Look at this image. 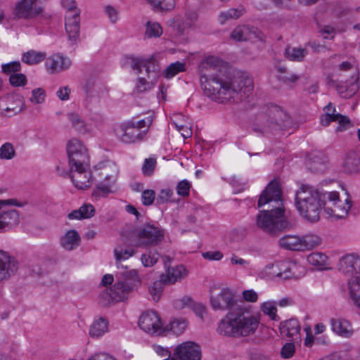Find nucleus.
<instances>
[{
  "label": "nucleus",
  "mask_w": 360,
  "mask_h": 360,
  "mask_svg": "<svg viewBox=\"0 0 360 360\" xmlns=\"http://www.w3.org/2000/svg\"><path fill=\"white\" fill-rule=\"evenodd\" d=\"M198 72L204 94L219 103L245 99L253 91L252 79L247 73L232 72L227 63L217 57L203 58L199 63Z\"/></svg>",
  "instance_id": "nucleus-1"
},
{
  "label": "nucleus",
  "mask_w": 360,
  "mask_h": 360,
  "mask_svg": "<svg viewBox=\"0 0 360 360\" xmlns=\"http://www.w3.org/2000/svg\"><path fill=\"white\" fill-rule=\"evenodd\" d=\"M281 195L278 182L272 180L258 200V207L269 205V209L259 212L256 217V226L271 236H276L292 226V224L285 218Z\"/></svg>",
  "instance_id": "nucleus-2"
},
{
  "label": "nucleus",
  "mask_w": 360,
  "mask_h": 360,
  "mask_svg": "<svg viewBox=\"0 0 360 360\" xmlns=\"http://www.w3.org/2000/svg\"><path fill=\"white\" fill-rule=\"evenodd\" d=\"M259 323V319L241 305L236 311L226 314L219 324L218 331L226 336L246 337L255 333Z\"/></svg>",
  "instance_id": "nucleus-3"
},
{
  "label": "nucleus",
  "mask_w": 360,
  "mask_h": 360,
  "mask_svg": "<svg viewBox=\"0 0 360 360\" xmlns=\"http://www.w3.org/2000/svg\"><path fill=\"white\" fill-rule=\"evenodd\" d=\"M126 63L136 74H141L142 69H145L146 77H140L137 79L134 86L136 92L144 93L154 88L162 72L160 65L154 56L148 58L129 56Z\"/></svg>",
  "instance_id": "nucleus-4"
},
{
  "label": "nucleus",
  "mask_w": 360,
  "mask_h": 360,
  "mask_svg": "<svg viewBox=\"0 0 360 360\" xmlns=\"http://www.w3.org/2000/svg\"><path fill=\"white\" fill-rule=\"evenodd\" d=\"M324 192L309 184H302L295 193V205L300 214L311 221L319 219L323 208Z\"/></svg>",
  "instance_id": "nucleus-5"
},
{
  "label": "nucleus",
  "mask_w": 360,
  "mask_h": 360,
  "mask_svg": "<svg viewBox=\"0 0 360 360\" xmlns=\"http://www.w3.org/2000/svg\"><path fill=\"white\" fill-rule=\"evenodd\" d=\"M141 278L135 269L125 270L120 274L119 280L113 285L110 291H104L100 295L103 304L112 302H120L127 298V295L141 285Z\"/></svg>",
  "instance_id": "nucleus-6"
},
{
  "label": "nucleus",
  "mask_w": 360,
  "mask_h": 360,
  "mask_svg": "<svg viewBox=\"0 0 360 360\" xmlns=\"http://www.w3.org/2000/svg\"><path fill=\"white\" fill-rule=\"evenodd\" d=\"M338 269L349 277L347 285L350 297L360 309V256L356 254L342 256L338 261Z\"/></svg>",
  "instance_id": "nucleus-7"
},
{
  "label": "nucleus",
  "mask_w": 360,
  "mask_h": 360,
  "mask_svg": "<svg viewBox=\"0 0 360 360\" xmlns=\"http://www.w3.org/2000/svg\"><path fill=\"white\" fill-rule=\"evenodd\" d=\"M155 352L162 360H201L202 352L200 346L193 341H186L178 345L172 352L167 348L158 345H153Z\"/></svg>",
  "instance_id": "nucleus-8"
},
{
  "label": "nucleus",
  "mask_w": 360,
  "mask_h": 360,
  "mask_svg": "<svg viewBox=\"0 0 360 360\" xmlns=\"http://www.w3.org/2000/svg\"><path fill=\"white\" fill-rule=\"evenodd\" d=\"M291 124L292 120L288 113L276 105L269 106L257 118V129L262 133L271 132L279 128H288Z\"/></svg>",
  "instance_id": "nucleus-9"
},
{
  "label": "nucleus",
  "mask_w": 360,
  "mask_h": 360,
  "mask_svg": "<svg viewBox=\"0 0 360 360\" xmlns=\"http://www.w3.org/2000/svg\"><path fill=\"white\" fill-rule=\"evenodd\" d=\"M47 0H19L12 12L13 19L32 20L42 15Z\"/></svg>",
  "instance_id": "nucleus-10"
},
{
  "label": "nucleus",
  "mask_w": 360,
  "mask_h": 360,
  "mask_svg": "<svg viewBox=\"0 0 360 360\" xmlns=\"http://www.w3.org/2000/svg\"><path fill=\"white\" fill-rule=\"evenodd\" d=\"M323 197V209L330 216L342 219L347 215L352 207V201L347 197L344 202L340 200L339 193L336 191H326Z\"/></svg>",
  "instance_id": "nucleus-11"
},
{
  "label": "nucleus",
  "mask_w": 360,
  "mask_h": 360,
  "mask_svg": "<svg viewBox=\"0 0 360 360\" xmlns=\"http://www.w3.org/2000/svg\"><path fill=\"white\" fill-rule=\"evenodd\" d=\"M296 267V264L285 261L269 264L259 273V276L268 280L276 278L285 280L295 276L292 271Z\"/></svg>",
  "instance_id": "nucleus-12"
},
{
  "label": "nucleus",
  "mask_w": 360,
  "mask_h": 360,
  "mask_svg": "<svg viewBox=\"0 0 360 360\" xmlns=\"http://www.w3.org/2000/svg\"><path fill=\"white\" fill-rule=\"evenodd\" d=\"M164 230L154 224H145L137 231L136 246L152 247L158 245L164 238Z\"/></svg>",
  "instance_id": "nucleus-13"
},
{
  "label": "nucleus",
  "mask_w": 360,
  "mask_h": 360,
  "mask_svg": "<svg viewBox=\"0 0 360 360\" xmlns=\"http://www.w3.org/2000/svg\"><path fill=\"white\" fill-rule=\"evenodd\" d=\"M210 304L214 310L228 311V312L236 311V308L241 306L238 303L233 292L228 288H221L217 294L212 291Z\"/></svg>",
  "instance_id": "nucleus-14"
},
{
  "label": "nucleus",
  "mask_w": 360,
  "mask_h": 360,
  "mask_svg": "<svg viewBox=\"0 0 360 360\" xmlns=\"http://www.w3.org/2000/svg\"><path fill=\"white\" fill-rule=\"evenodd\" d=\"M82 90L85 94L86 104L99 102L107 97L108 92L106 86L98 79L94 77L85 81Z\"/></svg>",
  "instance_id": "nucleus-15"
},
{
  "label": "nucleus",
  "mask_w": 360,
  "mask_h": 360,
  "mask_svg": "<svg viewBox=\"0 0 360 360\" xmlns=\"http://www.w3.org/2000/svg\"><path fill=\"white\" fill-rule=\"evenodd\" d=\"M103 174L105 175L103 181L92 193V195L96 199L107 197L109 193L114 192L113 187L117 178L118 171L115 165L109 164L104 168Z\"/></svg>",
  "instance_id": "nucleus-16"
},
{
  "label": "nucleus",
  "mask_w": 360,
  "mask_h": 360,
  "mask_svg": "<svg viewBox=\"0 0 360 360\" xmlns=\"http://www.w3.org/2000/svg\"><path fill=\"white\" fill-rule=\"evenodd\" d=\"M115 131L120 141L129 144L141 141L147 134L146 130L139 131L129 121L120 124Z\"/></svg>",
  "instance_id": "nucleus-17"
},
{
  "label": "nucleus",
  "mask_w": 360,
  "mask_h": 360,
  "mask_svg": "<svg viewBox=\"0 0 360 360\" xmlns=\"http://www.w3.org/2000/svg\"><path fill=\"white\" fill-rule=\"evenodd\" d=\"M323 110L325 114L321 117V124L323 126H328L331 122H338L337 132L347 130L351 127L352 124L349 119L340 113H336L335 108L331 103H329Z\"/></svg>",
  "instance_id": "nucleus-18"
},
{
  "label": "nucleus",
  "mask_w": 360,
  "mask_h": 360,
  "mask_svg": "<svg viewBox=\"0 0 360 360\" xmlns=\"http://www.w3.org/2000/svg\"><path fill=\"white\" fill-rule=\"evenodd\" d=\"M139 325L141 330L150 335H161L165 331L160 318L153 311L143 313L139 318Z\"/></svg>",
  "instance_id": "nucleus-19"
},
{
  "label": "nucleus",
  "mask_w": 360,
  "mask_h": 360,
  "mask_svg": "<svg viewBox=\"0 0 360 360\" xmlns=\"http://www.w3.org/2000/svg\"><path fill=\"white\" fill-rule=\"evenodd\" d=\"M13 200H0V232L6 231L19 223V214L15 210L6 207Z\"/></svg>",
  "instance_id": "nucleus-20"
},
{
  "label": "nucleus",
  "mask_w": 360,
  "mask_h": 360,
  "mask_svg": "<svg viewBox=\"0 0 360 360\" xmlns=\"http://www.w3.org/2000/svg\"><path fill=\"white\" fill-rule=\"evenodd\" d=\"M72 66L71 59L60 53H56L46 58L45 68L51 75L58 74L65 72Z\"/></svg>",
  "instance_id": "nucleus-21"
},
{
  "label": "nucleus",
  "mask_w": 360,
  "mask_h": 360,
  "mask_svg": "<svg viewBox=\"0 0 360 360\" xmlns=\"http://www.w3.org/2000/svg\"><path fill=\"white\" fill-rule=\"evenodd\" d=\"M231 38L236 41H262L264 34L255 27L238 26L231 32Z\"/></svg>",
  "instance_id": "nucleus-22"
},
{
  "label": "nucleus",
  "mask_w": 360,
  "mask_h": 360,
  "mask_svg": "<svg viewBox=\"0 0 360 360\" xmlns=\"http://www.w3.org/2000/svg\"><path fill=\"white\" fill-rule=\"evenodd\" d=\"M18 268L17 260L7 252L0 250V282L9 278Z\"/></svg>",
  "instance_id": "nucleus-23"
},
{
  "label": "nucleus",
  "mask_w": 360,
  "mask_h": 360,
  "mask_svg": "<svg viewBox=\"0 0 360 360\" xmlns=\"http://www.w3.org/2000/svg\"><path fill=\"white\" fill-rule=\"evenodd\" d=\"M188 274V271L184 265H176L173 267H167L165 273L162 274L160 277L165 284L173 285L185 279Z\"/></svg>",
  "instance_id": "nucleus-24"
},
{
  "label": "nucleus",
  "mask_w": 360,
  "mask_h": 360,
  "mask_svg": "<svg viewBox=\"0 0 360 360\" xmlns=\"http://www.w3.org/2000/svg\"><path fill=\"white\" fill-rule=\"evenodd\" d=\"M70 170V178L76 188L86 189L91 185V173L89 167L75 168Z\"/></svg>",
  "instance_id": "nucleus-25"
},
{
  "label": "nucleus",
  "mask_w": 360,
  "mask_h": 360,
  "mask_svg": "<svg viewBox=\"0 0 360 360\" xmlns=\"http://www.w3.org/2000/svg\"><path fill=\"white\" fill-rule=\"evenodd\" d=\"M80 15L77 13H70L68 15H65V31L68 36V39L72 44L76 43L79 38L80 30Z\"/></svg>",
  "instance_id": "nucleus-26"
},
{
  "label": "nucleus",
  "mask_w": 360,
  "mask_h": 360,
  "mask_svg": "<svg viewBox=\"0 0 360 360\" xmlns=\"http://www.w3.org/2000/svg\"><path fill=\"white\" fill-rule=\"evenodd\" d=\"M279 328L282 335L290 338L293 341H299L301 340V326L297 319H290L281 322Z\"/></svg>",
  "instance_id": "nucleus-27"
},
{
  "label": "nucleus",
  "mask_w": 360,
  "mask_h": 360,
  "mask_svg": "<svg viewBox=\"0 0 360 360\" xmlns=\"http://www.w3.org/2000/svg\"><path fill=\"white\" fill-rule=\"evenodd\" d=\"M330 323L333 332L342 338H350L354 334L351 323L345 319L331 318Z\"/></svg>",
  "instance_id": "nucleus-28"
},
{
  "label": "nucleus",
  "mask_w": 360,
  "mask_h": 360,
  "mask_svg": "<svg viewBox=\"0 0 360 360\" xmlns=\"http://www.w3.org/2000/svg\"><path fill=\"white\" fill-rule=\"evenodd\" d=\"M344 172L349 174L360 173V158L355 153H348L341 164Z\"/></svg>",
  "instance_id": "nucleus-29"
},
{
  "label": "nucleus",
  "mask_w": 360,
  "mask_h": 360,
  "mask_svg": "<svg viewBox=\"0 0 360 360\" xmlns=\"http://www.w3.org/2000/svg\"><path fill=\"white\" fill-rule=\"evenodd\" d=\"M108 331V321L101 317L95 319L89 328V335L93 338H98Z\"/></svg>",
  "instance_id": "nucleus-30"
},
{
  "label": "nucleus",
  "mask_w": 360,
  "mask_h": 360,
  "mask_svg": "<svg viewBox=\"0 0 360 360\" xmlns=\"http://www.w3.org/2000/svg\"><path fill=\"white\" fill-rule=\"evenodd\" d=\"M279 245L285 250L302 251L301 237L295 235H287L278 240Z\"/></svg>",
  "instance_id": "nucleus-31"
},
{
  "label": "nucleus",
  "mask_w": 360,
  "mask_h": 360,
  "mask_svg": "<svg viewBox=\"0 0 360 360\" xmlns=\"http://www.w3.org/2000/svg\"><path fill=\"white\" fill-rule=\"evenodd\" d=\"M80 240V236L75 230H70L61 238L60 244L64 249L72 250L79 246Z\"/></svg>",
  "instance_id": "nucleus-32"
},
{
  "label": "nucleus",
  "mask_w": 360,
  "mask_h": 360,
  "mask_svg": "<svg viewBox=\"0 0 360 360\" xmlns=\"http://www.w3.org/2000/svg\"><path fill=\"white\" fill-rule=\"evenodd\" d=\"M95 214L94 207L91 204H84L78 210H73L68 214L70 219H84L92 217Z\"/></svg>",
  "instance_id": "nucleus-33"
},
{
  "label": "nucleus",
  "mask_w": 360,
  "mask_h": 360,
  "mask_svg": "<svg viewBox=\"0 0 360 360\" xmlns=\"http://www.w3.org/2000/svg\"><path fill=\"white\" fill-rule=\"evenodd\" d=\"M68 157L70 169L89 167V157L86 152H80Z\"/></svg>",
  "instance_id": "nucleus-34"
},
{
  "label": "nucleus",
  "mask_w": 360,
  "mask_h": 360,
  "mask_svg": "<svg viewBox=\"0 0 360 360\" xmlns=\"http://www.w3.org/2000/svg\"><path fill=\"white\" fill-rule=\"evenodd\" d=\"M46 56L45 52L30 50L22 54L21 60L25 64L33 65L42 62Z\"/></svg>",
  "instance_id": "nucleus-35"
},
{
  "label": "nucleus",
  "mask_w": 360,
  "mask_h": 360,
  "mask_svg": "<svg viewBox=\"0 0 360 360\" xmlns=\"http://www.w3.org/2000/svg\"><path fill=\"white\" fill-rule=\"evenodd\" d=\"M308 54L306 49L288 46L285 50V57L292 61H302Z\"/></svg>",
  "instance_id": "nucleus-36"
},
{
  "label": "nucleus",
  "mask_w": 360,
  "mask_h": 360,
  "mask_svg": "<svg viewBox=\"0 0 360 360\" xmlns=\"http://www.w3.org/2000/svg\"><path fill=\"white\" fill-rule=\"evenodd\" d=\"M307 259L309 264L319 269H324L327 266L328 257L322 252H312L307 256Z\"/></svg>",
  "instance_id": "nucleus-37"
},
{
  "label": "nucleus",
  "mask_w": 360,
  "mask_h": 360,
  "mask_svg": "<svg viewBox=\"0 0 360 360\" xmlns=\"http://www.w3.org/2000/svg\"><path fill=\"white\" fill-rule=\"evenodd\" d=\"M245 12V8H230L226 11H222L219 15V20L221 24H224L227 20L231 19H238Z\"/></svg>",
  "instance_id": "nucleus-38"
},
{
  "label": "nucleus",
  "mask_w": 360,
  "mask_h": 360,
  "mask_svg": "<svg viewBox=\"0 0 360 360\" xmlns=\"http://www.w3.org/2000/svg\"><path fill=\"white\" fill-rule=\"evenodd\" d=\"M321 243V238L315 234H307L301 237L302 251L312 249Z\"/></svg>",
  "instance_id": "nucleus-39"
},
{
  "label": "nucleus",
  "mask_w": 360,
  "mask_h": 360,
  "mask_svg": "<svg viewBox=\"0 0 360 360\" xmlns=\"http://www.w3.org/2000/svg\"><path fill=\"white\" fill-rule=\"evenodd\" d=\"M159 259V253L155 249L149 250L143 254L141 257L142 264L146 267L154 266Z\"/></svg>",
  "instance_id": "nucleus-40"
},
{
  "label": "nucleus",
  "mask_w": 360,
  "mask_h": 360,
  "mask_svg": "<svg viewBox=\"0 0 360 360\" xmlns=\"http://www.w3.org/2000/svg\"><path fill=\"white\" fill-rule=\"evenodd\" d=\"M162 34V28L158 22L148 21L146 25L145 36L148 38L160 37Z\"/></svg>",
  "instance_id": "nucleus-41"
},
{
  "label": "nucleus",
  "mask_w": 360,
  "mask_h": 360,
  "mask_svg": "<svg viewBox=\"0 0 360 360\" xmlns=\"http://www.w3.org/2000/svg\"><path fill=\"white\" fill-rule=\"evenodd\" d=\"M68 156L72 155L79 153L86 152V148L82 143L77 139H72L67 143Z\"/></svg>",
  "instance_id": "nucleus-42"
},
{
  "label": "nucleus",
  "mask_w": 360,
  "mask_h": 360,
  "mask_svg": "<svg viewBox=\"0 0 360 360\" xmlns=\"http://www.w3.org/2000/svg\"><path fill=\"white\" fill-rule=\"evenodd\" d=\"M276 305V302L272 301L264 302L261 304L260 309L265 315L269 316L271 319L276 321L278 319V316L276 314L277 309Z\"/></svg>",
  "instance_id": "nucleus-43"
},
{
  "label": "nucleus",
  "mask_w": 360,
  "mask_h": 360,
  "mask_svg": "<svg viewBox=\"0 0 360 360\" xmlns=\"http://www.w3.org/2000/svg\"><path fill=\"white\" fill-rule=\"evenodd\" d=\"M185 70V64L184 63L177 61L170 64L164 71V76L165 78L169 79L174 77L179 72Z\"/></svg>",
  "instance_id": "nucleus-44"
},
{
  "label": "nucleus",
  "mask_w": 360,
  "mask_h": 360,
  "mask_svg": "<svg viewBox=\"0 0 360 360\" xmlns=\"http://www.w3.org/2000/svg\"><path fill=\"white\" fill-rule=\"evenodd\" d=\"M187 327V322L184 319H175L170 321L169 328L174 335H179L184 333Z\"/></svg>",
  "instance_id": "nucleus-45"
},
{
  "label": "nucleus",
  "mask_w": 360,
  "mask_h": 360,
  "mask_svg": "<svg viewBox=\"0 0 360 360\" xmlns=\"http://www.w3.org/2000/svg\"><path fill=\"white\" fill-rule=\"evenodd\" d=\"M68 118L72 127L78 131H86V124L83 119L77 113L70 112L68 115Z\"/></svg>",
  "instance_id": "nucleus-46"
},
{
  "label": "nucleus",
  "mask_w": 360,
  "mask_h": 360,
  "mask_svg": "<svg viewBox=\"0 0 360 360\" xmlns=\"http://www.w3.org/2000/svg\"><path fill=\"white\" fill-rule=\"evenodd\" d=\"M155 9L170 10L174 7V0H146Z\"/></svg>",
  "instance_id": "nucleus-47"
},
{
  "label": "nucleus",
  "mask_w": 360,
  "mask_h": 360,
  "mask_svg": "<svg viewBox=\"0 0 360 360\" xmlns=\"http://www.w3.org/2000/svg\"><path fill=\"white\" fill-rule=\"evenodd\" d=\"M15 155V150L11 143H5L0 147V159L11 160Z\"/></svg>",
  "instance_id": "nucleus-48"
},
{
  "label": "nucleus",
  "mask_w": 360,
  "mask_h": 360,
  "mask_svg": "<svg viewBox=\"0 0 360 360\" xmlns=\"http://www.w3.org/2000/svg\"><path fill=\"white\" fill-rule=\"evenodd\" d=\"M165 285V283L161 281V278L160 277V279L154 282L153 285L149 288L150 294L154 301L160 300L164 285Z\"/></svg>",
  "instance_id": "nucleus-49"
},
{
  "label": "nucleus",
  "mask_w": 360,
  "mask_h": 360,
  "mask_svg": "<svg viewBox=\"0 0 360 360\" xmlns=\"http://www.w3.org/2000/svg\"><path fill=\"white\" fill-rule=\"evenodd\" d=\"M191 188V183L188 180L184 179L178 183L176 190L179 195L185 198L189 195Z\"/></svg>",
  "instance_id": "nucleus-50"
},
{
  "label": "nucleus",
  "mask_w": 360,
  "mask_h": 360,
  "mask_svg": "<svg viewBox=\"0 0 360 360\" xmlns=\"http://www.w3.org/2000/svg\"><path fill=\"white\" fill-rule=\"evenodd\" d=\"M115 257L117 262L125 260L135 254L133 249L115 248L114 250Z\"/></svg>",
  "instance_id": "nucleus-51"
},
{
  "label": "nucleus",
  "mask_w": 360,
  "mask_h": 360,
  "mask_svg": "<svg viewBox=\"0 0 360 360\" xmlns=\"http://www.w3.org/2000/svg\"><path fill=\"white\" fill-rule=\"evenodd\" d=\"M153 121V116L152 115H150L149 116H147L144 117L142 120L136 121L134 120H129L131 123L134 124V127L139 130L142 131L141 129L143 128H146L145 130L148 131V128L152 124Z\"/></svg>",
  "instance_id": "nucleus-52"
},
{
  "label": "nucleus",
  "mask_w": 360,
  "mask_h": 360,
  "mask_svg": "<svg viewBox=\"0 0 360 360\" xmlns=\"http://www.w3.org/2000/svg\"><path fill=\"white\" fill-rule=\"evenodd\" d=\"M45 97V91L41 88H37L32 91V96L30 100L33 103L41 104L44 102Z\"/></svg>",
  "instance_id": "nucleus-53"
},
{
  "label": "nucleus",
  "mask_w": 360,
  "mask_h": 360,
  "mask_svg": "<svg viewBox=\"0 0 360 360\" xmlns=\"http://www.w3.org/2000/svg\"><path fill=\"white\" fill-rule=\"evenodd\" d=\"M156 167V160L154 158H146L142 167V172L145 176H150L153 174Z\"/></svg>",
  "instance_id": "nucleus-54"
},
{
  "label": "nucleus",
  "mask_w": 360,
  "mask_h": 360,
  "mask_svg": "<svg viewBox=\"0 0 360 360\" xmlns=\"http://www.w3.org/2000/svg\"><path fill=\"white\" fill-rule=\"evenodd\" d=\"M62 5L66 9L65 15H68L71 12L77 13L78 15H80V9L77 8L75 0H63Z\"/></svg>",
  "instance_id": "nucleus-55"
},
{
  "label": "nucleus",
  "mask_w": 360,
  "mask_h": 360,
  "mask_svg": "<svg viewBox=\"0 0 360 360\" xmlns=\"http://www.w3.org/2000/svg\"><path fill=\"white\" fill-rule=\"evenodd\" d=\"M9 81L12 86H20L26 84L27 79L25 75L23 74L14 73L10 76Z\"/></svg>",
  "instance_id": "nucleus-56"
},
{
  "label": "nucleus",
  "mask_w": 360,
  "mask_h": 360,
  "mask_svg": "<svg viewBox=\"0 0 360 360\" xmlns=\"http://www.w3.org/2000/svg\"><path fill=\"white\" fill-rule=\"evenodd\" d=\"M295 352V345L292 342H287L281 348V356L283 359H290L292 357Z\"/></svg>",
  "instance_id": "nucleus-57"
},
{
  "label": "nucleus",
  "mask_w": 360,
  "mask_h": 360,
  "mask_svg": "<svg viewBox=\"0 0 360 360\" xmlns=\"http://www.w3.org/2000/svg\"><path fill=\"white\" fill-rule=\"evenodd\" d=\"M155 197V193L153 190H145L141 194V200L143 205L146 206L150 205L153 203Z\"/></svg>",
  "instance_id": "nucleus-58"
},
{
  "label": "nucleus",
  "mask_w": 360,
  "mask_h": 360,
  "mask_svg": "<svg viewBox=\"0 0 360 360\" xmlns=\"http://www.w3.org/2000/svg\"><path fill=\"white\" fill-rule=\"evenodd\" d=\"M193 304L192 298L189 296H184L181 299L174 301V307L176 309H184L185 307H191Z\"/></svg>",
  "instance_id": "nucleus-59"
},
{
  "label": "nucleus",
  "mask_w": 360,
  "mask_h": 360,
  "mask_svg": "<svg viewBox=\"0 0 360 360\" xmlns=\"http://www.w3.org/2000/svg\"><path fill=\"white\" fill-rule=\"evenodd\" d=\"M21 68L20 63L18 61H13L6 64H4L1 66L2 71L6 74H11L13 72V74L18 71H20Z\"/></svg>",
  "instance_id": "nucleus-60"
},
{
  "label": "nucleus",
  "mask_w": 360,
  "mask_h": 360,
  "mask_svg": "<svg viewBox=\"0 0 360 360\" xmlns=\"http://www.w3.org/2000/svg\"><path fill=\"white\" fill-rule=\"evenodd\" d=\"M198 19V14L195 11H188L185 13L184 29L191 27Z\"/></svg>",
  "instance_id": "nucleus-61"
},
{
  "label": "nucleus",
  "mask_w": 360,
  "mask_h": 360,
  "mask_svg": "<svg viewBox=\"0 0 360 360\" xmlns=\"http://www.w3.org/2000/svg\"><path fill=\"white\" fill-rule=\"evenodd\" d=\"M248 357L250 360H271L269 356L256 349L250 350L248 352Z\"/></svg>",
  "instance_id": "nucleus-62"
},
{
  "label": "nucleus",
  "mask_w": 360,
  "mask_h": 360,
  "mask_svg": "<svg viewBox=\"0 0 360 360\" xmlns=\"http://www.w3.org/2000/svg\"><path fill=\"white\" fill-rule=\"evenodd\" d=\"M320 32L323 35L325 39H332L335 36L336 30L331 25H325L321 28Z\"/></svg>",
  "instance_id": "nucleus-63"
},
{
  "label": "nucleus",
  "mask_w": 360,
  "mask_h": 360,
  "mask_svg": "<svg viewBox=\"0 0 360 360\" xmlns=\"http://www.w3.org/2000/svg\"><path fill=\"white\" fill-rule=\"evenodd\" d=\"M70 92H71V89L68 86H61L56 91V96L61 101H67L70 98Z\"/></svg>",
  "instance_id": "nucleus-64"
}]
</instances>
